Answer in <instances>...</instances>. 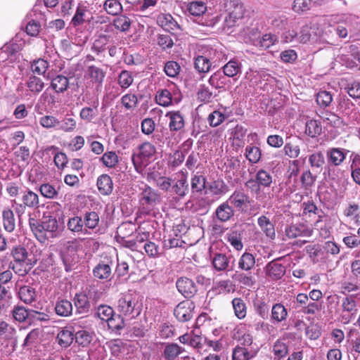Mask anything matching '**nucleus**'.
<instances>
[{
    "mask_svg": "<svg viewBox=\"0 0 360 360\" xmlns=\"http://www.w3.org/2000/svg\"><path fill=\"white\" fill-rule=\"evenodd\" d=\"M70 248H72V245H69L68 250L61 254V259L66 271L72 270L78 262L76 251L73 248L70 249Z\"/></svg>",
    "mask_w": 360,
    "mask_h": 360,
    "instance_id": "nucleus-18",
    "label": "nucleus"
},
{
    "mask_svg": "<svg viewBox=\"0 0 360 360\" xmlns=\"http://www.w3.org/2000/svg\"><path fill=\"white\" fill-rule=\"evenodd\" d=\"M287 316L288 311L282 304L277 303L273 305L271 309V319L274 321L281 322L286 319Z\"/></svg>",
    "mask_w": 360,
    "mask_h": 360,
    "instance_id": "nucleus-43",
    "label": "nucleus"
},
{
    "mask_svg": "<svg viewBox=\"0 0 360 360\" xmlns=\"http://www.w3.org/2000/svg\"><path fill=\"white\" fill-rule=\"evenodd\" d=\"M266 272L272 279L278 280L285 274V268L281 264L271 262L266 266Z\"/></svg>",
    "mask_w": 360,
    "mask_h": 360,
    "instance_id": "nucleus-34",
    "label": "nucleus"
},
{
    "mask_svg": "<svg viewBox=\"0 0 360 360\" xmlns=\"http://www.w3.org/2000/svg\"><path fill=\"white\" fill-rule=\"evenodd\" d=\"M20 202L27 208L37 209L39 207L38 194L28 188L21 193Z\"/></svg>",
    "mask_w": 360,
    "mask_h": 360,
    "instance_id": "nucleus-16",
    "label": "nucleus"
},
{
    "mask_svg": "<svg viewBox=\"0 0 360 360\" xmlns=\"http://www.w3.org/2000/svg\"><path fill=\"white\" fill-rule=\"evenodd\" d=\"M288 18L284 14H276L269 18V23L271 27L278 30L284 29L288 25Z\"/></svg>",
    "mask_w": 360,
    "mask_h": 360,
    "instance_id": "nucleus-54",
    "label": "nucleus"
},
{
    "mask_svg": "<svg viewBox=\"0 0 360 360\" xmlns=\"http://www.w3.org/2000/svg\"><path fill=\"white\" fill-rule=\"evenodd\" d=\"M278 41V37L274 34L268 33L264 34L258 41L257 46L266 49L274 45Z\"/></svg>",
    "mask_w": 360,
    "mask_h": 360,
    "instance_id": "nucleus-63",
    "label": "nucleus"
},
{
    "mask_svg": "<svg viewBox=\"0 0 360 360\" xmlns=\"http://www.w3.org/2000/svg\"><path fill=\"white\" fill-rule=\"evenodd\" d=\"M216 61L217 60L214 59V57L208 58L204 56H198L195 58L194 67L198 72L200 73H206L210 70L212 63H215Z\"/></svg>",
    "mask_w": 360,
    "mask_h": 360,
    "instance_id": "nucleus-26",
    "label": "nucleus"
},
{
    "mask_svg": "<svg viewBox=\"0 0 360 360\" xmlns=\"http://www.w3.org/2000/svg\"><path fill=\"white\" fill-rule=\"evenodd\" d=\"M174 314L176 318L181 322L189 321L192 318V311L191 307L188 306L187 302L179 303L174 311Z\"/></svg>",
    "mask_w": 360,
    "mask_h": 360,
    "instance_id": "nucleus-25",
    "label": "nucleus"
},
{
    "mask_svg": "<svg viewBox=\"0 0 360 360\" xmlns=\"http://www.w3.org/2000/svg\"><path fill=\"white\" fill-rule=\"evenodd\" d=\"M112 260L108 259L99 262L93 269L94 276L98 279L110 281L112 278Z\"/></svg>",
    "mask_w": 360,
    "mask_h": 360,
    "instance_id": "nucleus-6",
    "label": "nucleus"
},
{
    "mask_svg": "<svg viewBox=\"0 0 360 360\" xmlns=\"http://www.w3.org/2000/svg\"><path fill=\"white\" fill-rule=\"evenodd\" d=\"M212 265L218 271H225L229 266V258L224 254H216L212 258Z\"/></svg>",
    "mask_w": 360,
    "mask_h": 360,
    "instance_id": "nucleus-47",
    "label": "nucleus"
},
{
    "mask_svg": "<svg viewBox=\"0 0 360 360\" xmlns=\"http://www.w3.org/2000/svg\"><path fill=\"white\" fill-rule=\"evenodd\" d=\"M241 72V64L236 60H230L223 67V74L233 77Z\"/></svg>",
    "mask_w": 360,
    "mask_h": 360,
    "instance_id": "nucleus-51",
    "label": "nucleus"
},
{
    "mask_svg": "<svg viewBox=\"0 0 360 360\" xmlns=\"http://www.w3.org/2000/svg\"><path fill=\"white\" fill-rule=\"evenodd\" d=\"M117 309L121 316L128 319L137 317L141 311L137 295L131 292L124 294L120 297Z\"/></svg>",
    "mask_w": 360,
    "mask_h": 360,
    "instance_id": "nucleus-1",
    "label": "nucleus"
},
{
    "mask_svg": "<svg viewBox=\"0 0 360 360\" xmlns=\"http://www.w3.org/2000/svg\"><path fill=\"white\" fill-rule=\"evenodd\" d=\"M139 103L137 96L134 94H127L121 98V103L125 109L131 110L134 109Z\"/></svg>",
    "mask_w": 360,
    "mask_h": 360,
    "instance_id": "nucleus-64",
    "label": "nucleus"
},
{
    "mask_svg": "<svg viewBox=\"0 0 360 360\" xmlns=\"http://www.w3.org/2000/svg\"><path fill=\"white\" fill-rule=\"evenodd\" d=\"M348 150L340 148H331L326 151L328 163L333 166H340L345 160Z\"/></svg>",
    "mask_w": 360,
    "mask_h": 360,
    "instance_id": "nucleus-13",
    "label": "nucleus"
},
{
    "mask_svg": "<svg viewBox=\"0 0 360 360\" xmlns=\"http://www.w3.org/2000/svg\"><path fill=\"white\" fill-rule=\"evenodd\" d=\"M74 333L75 330L72 326L62 328L57 334L56 342L62 348L69 347L75 340Z\"/></svg>",
    "mask_w": 360,
    "mask_h": 360,
    "instance_id": "nucleus-11",
    "label": "nucleus"
},
{
    "mask_svg": "<svg viewBox=\"0 0 360 360\" xmlns=\"http://www.w3.org/2000/svg\"><path fill=\"white\" fill-rule=\"evenodd\" d=\"M156 102L162 106L167 107L172 104V96L170 91L166 89L159 90L155 96Z\"/></svg>",
    "mask_w": 360,
    "mask_h": 360,
    "instance_id": "nucleus-59",
    "label": "nucleus"
},
{
    "mask_svg": "<svg viewBox=\"0 0 360 360\" xmlns=\"http://www.w3.org/2000/svg\"><path fill=\"white\" fill-rule=\"evenodd\" d=\"M232 307L236 316L238 319H243L247 315V306L245 301L240 297L232 300Z\"/></svg>",
    "mask_w": 360,
    "mask_h": 360,
    "instance_id": "nucleus-38",
    "label": "nucleus"
},
{
    "mask_svg": "<svg viewBox=\"0 0 360 360\" xmlns=\"http://www.w3.org/2000/svg\"><path fill=\"white\" fill-rule=\"evenodd\" d=\"M245 155L251 163H257L261 159L262 153L259 148L248 145L246 146Z\"/></svg>",
    "mask_w": 360,
    "mask_h": 360,
    "instance_id": "nucleus-58",
    "label": "nucleus"
},
{
    "mask_svg": "<svg viewBox=\"0 0 360 360\" xmlns=\"http://www.w3.org/2000/svg\"><path fill=\"white\" fill-rule=\"evenodd\" d=\"M72 304L65 299L58 300L55 304V311L58 316L68 317L72 314Z\"/></svg>",
    "mask_w": 360,
    "mask_h": 360,
    "instance_id": "nucleus-28",
    "label": "nucleus"
},
{
    "mask_svg": "<svg viewBox=\"0 0 360 360\" xmlns=\"http://www.w3.org/2000/svg\"><path fill=\"white\" fill-rule=\"evenodd\" d=\"M44 230L51 233V236H56L59 231L58 220L51 216L47 217L41 224V231Z\"/></svg>",
    "mask_w": 360,
    "mask_h": 360,
    "instance_id": "nucleus-48",
    "label": "nucleus"
},
{
    "mask_svg": "<svg viewBox=\"0 0 360 360\" xmlns=\"http://www.w3.org/2000/svg\"><path fill=\"white\" fill-rule=\"evenodd\" d=\"M75 306L79 314L88 313L91 309V304L85 294H76L74 297Z\"/></svg>",
    "mask_w": 360,
    "mask_h": 360,
    "instance_id": "nucleus-30",
    "label": "nucleus"
},
{
    "mask_svg": "<svg viewBox=\"0 0 360 360\" xmlns=\"http://www.w3.org/2000/svg\"><path fill=\"white\" fill-rule=\"evenodd\" d=\"M169 119V129L172 133L181 131L185 127L184 117L180 111H169L165 115Z\"/></svg>",
    "mask_w": 360,
    "mask_h": 360,
    "instance_id": "nucleus-7",
    "label": "nucleus"
},
{
    "mask_svg": "<svg viewBox=\"0 0 360 360\" xmlns=\"http://www.w3.org/2000/svg\"><path fill=\"white\" fill-rule=\"evenodd\" d=\"M51 86L56 93H63L68 88L69 80L66 77L60 75L52 79Z\"/></svg>",
    "mask_w": 360,
    "mask_h": 360,
    "instance_id": "nucleus-42",
    "label": "nucleus"
},
{
    "mask_svg": "<svg viewBox=\"0 0 360 360\" xmlns=\"http://www.w3.org/2000/svg\"><path fill=\"white\" fill-rule=\"evenodd\" d=\"M103 8L109 15H117L122 12V6L119 0H105Z\"/></svg>",
    "mask_w": 360,
    "mask_h": 360,
    "instance_id": "nucleus-52",
    "label": "nucleus"
},
{
    "mask_svg": "<svg viewBox=\"0 0 360 360\" xmlns=\"http://www.w3.org/2000/svg\"><path fill=\"white\" fill-rule=\"evenodd\" d=\"M87 74L94 83L101 84L105 76V72L95 65H90L87 69Z\"/></svg>",
    "mask_w": 360,
    "mask_h": 360,
    "instance_id": "nucleus-49",
    "label": "nucleus"
},
{
    "mask_svg": "<svg viewBox=\"0 0 360 360\" xmlns=\"http://www.w3.org/2000/svg\"><path fill=\"white\" fill-rule=\"evenodd\" d=\"M258 351V347H244L237 346L233 351V360H250L257 355Z\"/></svg>",
    "mask_w": 360,
    "mask_h": 360,
    "instance_id": "nucleus-14",
    "label": "nucleus"
},
{
    "mask_svg": "<svg viewBox=\"0 0 360 360\" xmlns=\"http://www.w3.org/2000/svg\"><path fill=\"white\" fill-rule=\"evenodd\" d=\"M156 152L155 147L149 142H145L139 147L137 153H133L131 160L135 169L139 173H142L148 161Z\"/></svg>",
    "mask_w": 360,
    "mask_h": 360,
    "instance_id": "nucleus-2",
    "label": "nucleus"
},
{
    "mask_svg": "<svg viewBox=\"0 0 360 360\" xmlns=\"http://www.w3.org/2000/svg\"><path fill=\"white\" fill-rule=\"evenodd\" d=\"M257 224L266 237L270 239L275 238L274 225L268 217L264 215L259 217L257 219Z\"/></svg>",
    "mask_w": 360,
    "mask_h": 360,
    "instance_id": "nucleus-27",
    "label": "nucleus"
},
{
    "mask_svg": "<svg viewBox=\"0 0 360 360\" xmlns=\"http://www.w3.org/2000/svg\"><path fill=\"white\" fill-rule=\"evenodd\" d=\"M99 216L96 212H86L82 217L84 227L86 231V234L88 233V230L94 229L99 223Z\"/></svg>",
    "mask_w": 360,
    "mask_h": 360,
    "instance_id": "nucleus-32",
    "label": "nucleus"
},
{
    "mask_svg": "<svg viewBox=\"0 0 360 360\" xmlns=\"http://www.w3.org/2000/svg\"><path fill=\"white\" fill-rule=\"evenodd\" d=\"M255 264L254 255L250 252H244L238 259V268L243 271H250Z\"/></svg>",
    "mask_w": 360,
    "mask_h": 360,
    "instance_id": "nucleus-39",
    "label": "nucleus"
},
{
    "mask_svg": "<svg viewBox=\"0 0 360 360\" xmlns=\"http://www.w3.org/2000/svg\"><path fill=\"white\" fill-rule=\"evenodd\" d=\"M75 342L82 346H88L93 340V333L86 330H80L74 333Z\"/></svg>",
    "mask_w": 360,
    "mask_h": 360,
    "instance_id": "nucleus-50",
    "label": "nucleus"
},
{
    "mask_svg": "<svg viewBox=\"0 0 360 360\" xmlns=\"http://www.w3.org/2000/svg\"><path fill=\"white\" fill-rule=\"evenodd\" d=\"M132 20L125 15H120L115 18L113 20V25L116 30L127 32L130 30Z\"/></svg>",
    "mask_w": 360,
    "mask_h": 360,
    "instance_id": "nucleus-41",
    "label": "nucleus"
},
{
    "mask_svg": "<svg viewBox=\"0 0 360 360\" xmlns=\"http://www.w3.org/2000/svg\"><path fill=\"white\" fill-rule=\"evenodd\" d=\"M11 313L13 319L20 323L24 322L29 316H34L33 314L41 315L38 311L28 310L25 307L20 305L14 306Z\"/></svg>",
    "mask_w": 360,
    "mask_h": 360,
    "instance_id": "nucleus-23",
    "label": "nucleus"
},
{
    "mask_svg": "<svg viewBox=\"0 0 360 360\" xmlns=\"http://www.w3.org/2000/svg\"><path fill=\"white\" fill-rule=\"evenodd\" d=\"M247 129L239 124H237L233 129H231V136L233 137V144L238 147H242L245 144V137L246 135Z\"/></svg>",
    "mask_w": 360,
    "mask_h": 360,
    "instance_id": "nucleus-35",
    "label": "nucleus"
},
{
    "mask_svg": "<svg viewBox=\"0 0 360 360\" xmlns=\"http://www.w3.org/2000/svg\"><path fill=\"white\" fill-rule=\"evenodd\" d=\"M67 227L72 233L86 234L82 217L73 216L70 217L67 222Z\"/></svg>",
    "mask_w": 360,
    "mask_h": 360,
    "instance_id": "nucleus-33",
    "label": "nucleus"
},
{
    "mask_svg": "<svg viewBox=\"0 0 360 360\" xmlns=\"http://www.w3.org/2000/svg\"><path fill=\"white\" fill-rule=\"evenodd\" d=\"M96 184L101 194L109 195L112 193L113 183L109 175L103 174L99 176Z\"/></svg>",
    "mask_w": 360,
    "mask_h": 360,
    "instance_id": "nucleus-21",
    "label": "nucleus"
},
{
    "mask_svg": "<svg viewBox=\"0 0 360 360\" xmlns=\"http://www.w3.org/2000/svg\"><path fill=\"white\" fill-rule=\"evenodd\" d=\"M140 189V205L142 209L148 213L160 202V195L157 191L148 185H143Z\"/></svg>",
    "mask_w": 360,
    "mask_h": 360,
    "instance_id": "nucleus-3",
    "label": "nucleus"
},
{
    "mask_svg": "<svg viewBox=\"0 0 360 360\" xmlns=\"http://www.w3.org/2000/svg\"><path fill=\"white\" fill-rule=\"evenodd\" d=\"M317 36H319L323 41L330 43V41L335 37V26L329 23H323L321 25V31L317 32Z\"/></svg>",
    "mask_w": 360,
    "mask_h": 360,
    "instance_id": "nucleus-36",
    "label": "nucleus"
},
{
    "mask_svg": "<svg viewBox=\"0 0 360 360\" xmlns=\"http://www.w3.org/2000/svg\"><path fill=\"white\" fill-rule=\"evenodd\" d=\"M189 13L193 16H200L207 11V6L202 1H192L187 6Z\"/></svg>",
    "mask_w": 360,
    "mask_h": 360,
    "instance_id": "nucleus-57",
    "label": "nucleus"
},
{
    "mask_svg": "<svg viewBox=\"0 0 360 360\" xmlns=\"http://www.w3.org/2000/svg\"><path fill=\"white\" fill-rule=\"evenodd\" d=\"M134 78L130 72L122 70L117 77V84L122 89H127L133 83Z\"/></svg>",
    "mask_w": 360,
    "mask_h": 360,
    "instance_id": "nucleus-62",
    "label": "nucleus"
},
{
    "mask_svg": "<svg viewBox=\"0 0 360 360\" xmlns=\"http://www.w3.org/2000/svg\"><path fill=\"white\" fill-rule=\"evenodd\" d=\"M226 202L238 210H243V207L250 202V200L248 195L245 193L235 191Z\"/></svg>",
    "mask_w": 360,
    "mask_h": 360,
    "instance_id": "nucleus-22",
    "label": "nucleus"
},
{
    "mask_svg": "<svg viewBox=\"0 0 360 360\" xmlns=\"http://www.w3.org/2000/svg\"><path fill=\"white\" fill-rule=\"evenodd\" d=\"M227 116L219 110H214L207 117V121L210 127H217L225 121Z\"/></svg>",
    "mask_w": 360,
    "mask_h": 360,
    "instance_id": "nucleus-60",
    "label": "nucleus"
},
{
    "mask_svg": "<svg viewBox=\"0 0 360 360\" xmlns=\"http://www.w3.org/2000/svg\"><path fill=\"white\" fill-rule=\"evenodd\" d=\"M41 195L47 199H56L58 195V190L49 183H44L39 187Z\"/></svg>",
    "mask_w": 360,
    "mask_h": 360,
    "instance_id": "nucleus-55",
    "label": "nucleus"
},
{
    "mask_svg": "<svg viewBox=\"0 0 360 360\" xmlns=\"http://www.w3.org/2000/svg\"><path fill=\"white\" fill-rule=\"evenodd\" d=\"M176 285L179 292L186 298L193 297L198 291L195 283L186 277L179 278L176 281Z\"/></svg>",
    "mask_w": 360,
    "mask_h": 360,
    "instance_id": "nucleus-9",
    "label": "nucleus"
},
{
    "mask_svg": "<svg viewBox=\"0 0 360 360\" xmlns=\"http://www.w3.org/2000/svg\"><path fill=\"white\" fill-rule=\"evenodd\" d=\"M36 263L37 260L34 259L29 261L11 262L9 267L18 276H24L30 272Z\"/></svg>",
    "mask_w": 360,
    "mask_h": 360,
    "instance_id": "nucleus-17",
    "label": "nucleus"
},
{
    "mask_svg": "<svg viewBox=\"0 0 360 360\" xmlns=\"http://www.w3.org/2000/svg\"><path fill=\"white\" fill-rule=\"evenodd\" d=\"M114 311L113 309L107 305H100L96 310V315L102 321H108V324L110 327L115 329H121L123 328V321H121V324L114 325V319H112Z\"/></svg>",
    "mask_w": 360,
    "mask_h": 360,
    "instance_id": "nucleus-12",
    "label": "nucleus"
},
{
    "mask_svg": "<svg viewBox=\"0 0 360 360\" xmlns=\"http://www.w3.org/2000/svg\"><path fill=\"white\" fill-rule=\"evenodd\" d=\"M343 214L356 226L360 225V207L354 202L349 204L343 211Z\"/></svg>",
    "mask_w": 360,
    "mask_h": 360,
    "instance_id": "nucleus-29",
    "label": "nucleus"
},
{
    "mask_svg": "<svg viewBox=\"0 0 360 360\" xmlns=\"http://www.w3.org/2000/svg\"><path fill=\"white\" fill-rule=\"evenodd\" d=\"M285 234L289 238H295L300 236H310L312 231L304 224H295L285 229Z\"/></svg>",
    "mask_w": 360,
    "mask_h": 360,
    "instance_id": "nucleus-15",
    "label": "nucleus"
},
{
    "mask_svg": "<svg viewBox=\"0 0 360 360\" xmlns=\"http://www.w3.org/2000/svg\"><path fill=\"white\" fill-rule=\"evenodd\" d=\"M347 342L351 344L352 349L360 353V330L350 328L347 334Z\"/></svg>",
    "mask_w": 360,
    "mask_h": 360,
    "instance_id": "nucleus-44",
    "label": "nucleus"
},
{
    "mask_svg": "<svg viewBox=\"0 0 360 360\" xmlns=\"http://www.w3.org/2000/svg\"><path fill=\"white\" fill-rule=\"evenodd\" d=\"M11 255L13 259V262L29 261L32 259L29 257V253L23 246L18 245H15L11 250Z\"/></svg>",
    "mask_w": 360,
    "mask_h": 360,
    "instance_id": "nucleus-40",
    "label": "nucleus"
},
{
    "mask_svg": "<svg viewBox=\"0 0 360 360\" xmlns=\"http://www.w3.org/2000/svg\"><path fill=\"white\" fill-rule=\"evenodd\" d=\"M214 214L219 221L226 222L233 217L234 210L228 202H224L217 207Z\"/></svg>",
    "mask_w": 360,
    "mask_h": 360,
    "instance_id": "nucleus-20",
    "label": "nucleus"
},
{
    "mask_svg": "<svg viewBox=\"0 0 360 360\" xmlns=\"http://www.w3.org/2000/svg\"><path fill=\"white\" fill-rule=\"evenodd\" d=\"M185 352V349L176 343L165 345L162 356L165 360H175L176 357Z\"/></svg>",
    "mask_w": 360,
    "mask_h": 360,
    "instance_id": "nucleus-24",
    "label": "nucleus"
},
{
    "mask_svg": "<svg viewBox=\"0 0 360 360\" xmlns=\"http://www.w3.org/2000/svg\"><path fill=\"white\" fill-rule=\"evenodd\" d=\"M283 153L289 158L295 159L300 154V148L294 142H287L283 147Z\"/></svg>",
    "mask_w": 360,
    "mask_h": 360,
    "instance_id": "nucleus-61",
    "label": "nucleus"
},
{
    "mask_svg": "<svg viewBox=\"0 0 360 360\" xmlns=\"http://www.w3.org/2000/svg\"><path fill=\"white\" fill-rule=\"evenodd\" d=\"M99 101L98 99L94 100L91 106L83 108L79 112L80 118L85 121L86 122H91L92 120L96 117L98 115V108Z\"/></svg>",
    "mask_w": 360,
    "mask_h": 360,
    "instance_id": "nucleus-19",
    "label": "nucleus"
},
{
    "mask_svg": "<svg viewBox=\"0 0 360 360\" xmlns=\"http://www.w3.org/2000/svg\"><path fill=\"white\" fill-rule=\"evenodd\" d=\"M319 30L318 24L310 22L303 25L297 36V43L306 44L317 37V30Z\"/></svg>",
    "mask_w": 360,
    "mask_h": 360,
    "instance_id": "nucleus-8",
    "label": "nucleus"
},
{
    "mask_svg": "<svg viewBox=\"0 0 360 360\" xmlns=\"http://www.w3.org/2000/svg\"><path fill=\"white\" fill-rule=\"evenodd\" d=\"M208 83L216 89H223L226 85L225 75L221 72L217 71L210 76Z\"/></svg>",
    "mask_w": 360,
    "mask_h": 360,
    "instance_id": "nucleus-53",
    "label": "nucleus"
},
{
    "mask_svg": "<svg viewBox=\"0 0 360 360\" xmlns=\"http://www.w3.org/2000/svg\"><path fill=\"white\" fill-rule=\"evenodd\" d=\"M2 217L4 229L8 233L13 232L15 229V219L13 210L8 207L4 208Z\"/></svg>",
    "mask_w": 360,
    "mask_h": 360,
    "instance_id": "nucleus-31",
    "label": "nucleus"
},
{
    "mask_svg": "<svg viewBox=\"0 0 360 360\" xmlns=\"http://www.w3.org/2000/svg\"><path fill=\"white\" fill-rule=\"evenodd\" d=\"M187 178L188 172L181 170L176 174L175 183L171 187L172 191L180 198L184 197L188 193L189 187Z\"/></svg>",
    "mask_w": 360,
    "mask_h": 360,
    "instance_id": "nucleus-5",
    "label": "nucleus"
},
{
    "mask_svg": "<svg viewBox=\"0 0 360 360\" xmlns=\"http://www.w3.org/2000/svg\"><path fill=\"white\" fill-rule=\"evenodd\" d=\"M226 7L229 14L225 18L224 23L228 27H232L238 20L243 18L245 8L240 0H226Z\"/></svg>",
    "mask_w": 360,
    "mask_h": 360,
    "instance_id": "nucleus-4",
    "label": "nucleus"
},
{
    "mask_svg": "<svg viewBox=\"0 0 360 360\" xmlns=\"http://www.w3.org/2000/svg\"><path fill=\"white\" fill-rule=\"evenodd\" d=\"M322 132V126L316 120H308L305 123V134L311 138L319 136Z\"/></svg>",
    "mask_w": 360,
    "mask_h": 360,
    "instance_id": "nucleus-37",
    "label": "nucleus"
},
{
    "mask_svg": "<svg viewBox=\"0 0 360 360\" xmlns=\"http://www.w3.org/2000/svg\"><path fill=\"white\" fill-rule=\"evenodd\" d=\"M109 41V37L105 34H101L95 39L93 43L91 49L97 55L103 53L106 50V46Z\"/></svg>",
    "mask_w": 360,
    "mask_h": 360,
    "instance_id": "nucleus-56",
    "label": "nucleus"
},
{
    "mask_svg": "<svg viewBox=\"0 0 360 360\" xmlns=\"http://www.w3.org/2000/svg\"><path fill=\"white\" fill-rule=\"evenodd\" d=\"M27 87L33 94H39L44 87V82L42 79L34 75L30 76L26 82Z\"/></svg>",
    "mask_w": 360,
    "mask_h": 360,
    "instance_id": "nucleus-45",
    "label": "nucleus"
},
{
    "mask_svg": "<svg viewBox=\"0 0 360 360\" xmlns=\"http://www.w3.org/2000/svg\"><path fill=\"white\" fill-rule=\"evenodd\" d=\"M157 23L165 30L169 32L178 33L181 30L180 25L169 13H160L157 17Z\"/></svg>",
    "mask_w": 360,
    "mask_h": 360,
    "instance_id": "nucleus-10",
    "label": "nucleus"
},
{
    "mask_svg": "<svg viewBox=\"0 0 360 360\" xmlns=\"http://www.w3.org/2000/svg\"><path fill=\"white\" fill-rule=\"evenodd\" d=\"M20 299L26 304H30L34 301L36 292L31 286L25 285L20 288L18 292Z\"/></svg>",
    "mask_w": 360,
    "mask_h": 360,
    "instance_id": "nucleus-46",
    "label": "nucleus"
}]
</instances>
